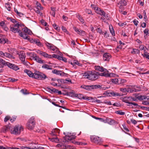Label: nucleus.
Listing matches in <instances>:
<instances>
[{
	"label": "nucleus",
	"instance_id": "f257e3e1",
	"mask_svg": "<svg viewBox=\"0 0 149 149\" xmlns=\"http://www.w3.org/2000/svg\"><path fill=\"white\" fill-rule=\"evenodd\" d=\"M106 75L105 73H100L95 71H89L85 72L83 75L84 78H87L89 80L94 81L98 79L99 76Z\"/></svg>",
	"mask_w": 149,
	"mask_h": 149
},
{
	"label": "nucleus",
	"instance_id": "f03ea898",
	"mask_svg": "<svg viewBox=\"0 0 149 149\" xmlns=\"http://www.w3.org/2000/svg\"><path fill=\"white\" fill-rule=\"evenodd\" d=\"M91 6L93 9L95 10V12L101 15H103L107 19H109V17L108 14L105 13L104 11L101 10L100 8L95 7L94 5L92 4Z\"/></svg>",
	"mask_w": 149,
	"mask_h": 149
},
{
	"label": "nucleus",
	"instance_id": "7ed1b4c3",
	"mask_svg": "<svg viewBox=\"0 0 149 149\" xmlns=\"http://www.w3.org/2000/svg\"><path fill=\"white\" fill-rule=\"evenodd\" d=\"M23 128L20 125H16L14 127H11L10 132L15 135H19L22 131H23Z\"/></svg>",
	"mask_w": 149,
	"mask_h": 149
},
{
	"label": "nucleus",
	"instance_id": "20e7f679",
	"mask_svg": "<svg viewBox=\"0 0 149 149\" xmlns=\"http://www.w3.org/2000/svg\"><path fill=\"white\" fill-rule=\"evenodd\" d=\"M95 70H97L101 72H104L102 73H105L106 74V75L103 76H105L106 77H111L112 74V73H110L109 74L108 73V71L106 69L104 68L102 66H100L99 65L95 66Z\"/></svg>",
	"mask_w": 149,
	"mask_h": 149
},
{
	"label": "nucleus",
	"instance_id": "39448f33",
	"mask_svg": "<svg viewBox=\"0 0 149 149\" xmlns=\"http://www.w3.org/2000/svg\"><path fill=\"white\" fill-rule=\"evenodd\" d=\"M81 88L86 90H91L92 89H95L97 88L101 89V86L99 84L92 85L91 86L82 85L81 86Z\"/></svg>",
	"mask_w": 149,
	"mask_h": 149
},
{
	"label": "nucleus",
	"instance_id": "423d86ee",
	"mask_svg": "<svg viewBox=\"0 0 149 149\" xmlns=\"http://www.w3.org/2000/svg\"><path fill=\"white\" fill-rule=\"evenodd\" d=\"M35 123L34 118L32 117L29 120L27 123L26 126L27 128L29 130L32 129L34 127Z\"/></svg>",
	"mask_w": 149,
	"mask_h": 149
},
{
	"label": "nucleus",
	"instance_id": "0eeeda50",
	"mask_svg": "<svg viewBox=\"0 0 149 149\" xmlns=\"http://www.w3.org/2000/svg\"><path fill=\"white\" fill-rule=\"evenodd\" d=\"M27 54L31 56V57L32 58L35 60L38 63H43L44 61L42 60L38 56H37L36 54H35L34 53H27Z\"/></svg>",
	"mask_w": 149,
	"mask_h": 149
},
{
	"label": "nucleus",
	"instance_id": "6e6552de",
	"mask_svg": "<svg viewBox=\"0 0 149 149\" xmlns=\"http://www.w3.org/2000/svg\"><path fill=\"white\" fill-rule=\"evenodd\" d=\"M34 75V78L37 79L43 80L47 78V76L45 74L39 72L38 73H36Z\"/></svg>",
	"mask_w": 149,
	"mask_h": 149
},
{
	"label": "nucleus",
	"instance_id": "1a4fd4ad",
	"mask_svg": "<svg viewBox=\"0 0 149 149\" xmlns=\"http://www.w3.org/2000/svg\"><path fill=\"white\" fill-rule=\"evenodd\" d=\"M43 9V8L41 6L40 4L37 2L36 3V7L34 9L35 12L40 15L42 16V13L40 12V10H42Z\"/></svg>",
	"mask_w": 149,
	"mask_h": 149
},
{
	"label": "nucleus",
	"instance_id": "9d476101",
	"mask_svg": "<svg viewBox=\"0 0 149 149\" xmlns=\"http://www.w3.org/2000/svg\"><path fill=\"white\" fill-rule=\"evenodd\" d=\"M136 100V98L133 97H128V104H132L135 106H139L141 108H145V107H141L139 106L138 104L132 102L133 101Z\"/></svg>",
	"mask_w": 149,
	"mask_h": 149
},
{
	"label": "nucleus",
	"instance_id": "9b49d317",
	"mask_svg": "<svg viewBox=\"0 0 149 149\" xmlns=\"http://www.w3.org/2000/svg\"><path fill=\"white\" fill-rule=\"evenodd\" d=\"M91 139L92 142L97 144H100L102 142L100 138L97 136H91Z\"/></svg>",
	"mask_w": 149,
	"mask_h": 149
},
{
	"label": "nucleus",
	"instance_id": "f8f14e48",
	"mask_svg": "<svg viewBox=\"0 0 149 149\" xmlns=\"http://www.w3.org/2000/svg\"><path fill=\"white\" fill-rule=\"evenodd\" d=\"M6 64L8 67L14 70H17L19 69L17 66L15 65V64L11 63L9 62L7 63Z\"/></svg>",
	"mask_w": 149,
	"mask_h": 149
},
{
	"label": "nucleus",
	"instance_id": "ddd939ff",
	"mask_svg": "<svg viewBox=\"0 0 149 149\" xmlns=\"http://www.w3.org/2000/svg\"><path fill=\"white\" fill-rule=\"evenodd\" d=\"M73 29L75 32L78 34L82 36H84L85 35V32L83 31L79 30L78 28L75 27H73Z\"/></svg>",
	"mask_w": 149,
	"mask_h": 149
},
{
	"label": "nucleus",
	"instance_id": "4468645a",
	"mask_svg": "<svg viewBox=\"0 0 149 149\" xmlns=\"http://www.w3.org/2000/svg\"><path fill=\"white\" fill-rule=\"evenodd\" d=\"M110 54L108 53H105L103 55V60L104 61H108L111 58Z\"/></svg>",
	"mask_w": 149,
	"mask_h": 149
},
{
	"label": "nucleus",
	"instance_id": "2eb2a0df",
	"mask_svg": "<svg viewBox=\"0 0 149 149\" xmlns=\"http://www.w3.org/2000/svg\"><path fill=\"white\" fill-rule=\"evenodd\" d=\"M52 73L60 75L61 76H64L65 73L61 70H58L56 69L52 71Z\"/></svg>",
	"mask_w": 149,
	"mask_h": 149
},
{
	"label": "nucleus",
	"instance_id": "dca6fc26",
	"mask_svg": "<svg viewBox=\"0 0 149 149\" xmlns=\"http://www.w3.org/2000/svg\"><path fill=\"white\" fill-rule=\"evenodd\" d=\"M24 72L26 73L27 75L30 77L34 78V75L36 73H33L31 71L28 70L27 69H25L24 70Z\"/></svg>",
	"mask_w": 149,
	"mask_h": 149
},
{
	"label": "nucleus",
	"instance_id": "f3484780",
	"mask_svg": "<svg viewBox=\"0 0 149 149\" xmlns=\"http://www.w3.org/2000/svg\"><path fill=\"white\" fill-rule=\"evenodd\" d=\"M22 149H45L44 147L38 146L33 148H29L27 147H22Z\"/></svg>",
	"mask_w": 149,
	"mask_h": 149
},
{
	"label": "nucleus",
	"instance_id": "a211bd4d",
	"mask_svg": "<svg viewBox=\"0 0 149 149\" xmlns=\"http://www.w3.org/2000/svg\"><path fill=\"white\" fill-rule=\"evenodd\" d=\"M11 128V126L10 125H6L3 128L2 131L4 132H6L8 131L10 132Z\"/></svg>",
	"mask_w": 149,
	"mask_h": 149
},
{
	"label": "nucleus",
	"instance_id": "6ab92c4d",
	"mask_svg": "<svg viewBox=\"0 0 149 149\" xmlns=\"http://www.w3.org/2000/svg\"><path fill=\"white\" fill-rule=\"evenodd\" d=\"M60 132V130L57 128H55L53 129L50 134L52 136H56V134L59 133Z\"/></svg>",
	"mask_w": 149,
	"mask_h": 149
},
{
	"label": "nucleus",
	"instance_id": "aec40b11",
	"mask_svg": "<svg viewBox=\"0 0 149 149\" xmlns=\"http://www.w3.org/2000/svg\"><path fill=\"white\" fill-rule=\"evenodd\" d=\"M19 57L20 59L22 61H24L25 60L26 56L23 51L20 52L19 54Z\"/></svg>",
	"mask_w": 149,
	"mask_h": 149
},
{
	"label": "nucleus",
	"instance_id": "412c9836",
	"mask_svg": "<svg viewBox=\"0 0 149 149\" xmlns=\"http://www.w3.org/2000/svg\"><path fill=\"white\" fill-rule=\"evenodd\" d=\"M131 89V93L134 92H136L140 91V87H138L137 86H134V88L132 87H130Z\"/></svg>",
	"mask_w": 149,
	"mask_h": 149
},
{
	"label": "nucleus",
	"instance_id": "4be33fe9",
	"mask_svg": "<svg viewBox=\"0 0 149 149\" xmlns=\"http://www.w3.org/2000/svg\"><path fill=\"white\" fill-rule=\"evenodd\" d=\"M3 57L5 58H12V59H14V57L12 55L6 52V53H4L3 54Z\"/></svg>",
	"mask_w": 149,
	"mask_h": 149
},
{
	"label": "nucleus",
	"instance_id": "5701e85b",
	"mask_svg": "<svg viewBox=\"0 0 149 149\" xmlns=\"http://www.w3.org/2000/svg\"><path fill=\"white\" fill-rule=\"evenodd\" d=\"M10 31L14 33H19L21 32L20 29H17L14 28L13 27L10 26Z\"/></svg>",
	"mask_w": 149,
	"mask_h": 149
},
{
	"label": "nucleus",
	"instance_id": "b1692460",
	"mask_svg": "<svg viewBox=\"0 0 149 149\" xmlns=\"http://www.w3.org/2000/svg\"><path fill=\"white\" fill-rule=\"evenodd\" d=\"M22 31L24 33L29 35H31L32 33V32L31 30L26 27L22 29Z\"/></svg>",
	"mask_w": 149,
	"mask_h": 149
},
{
	"label": "nucleus",
	"instance_id": "393cba45",
	"mask_svg": "<svg viewBox=\"0 0 149 149\" xmlns=\"http://www.w3.org/2000/svg\"><path fill=\"white\" fill-rule=\"evenodd\" d=\"M106 121H108L109 123L111 125H113L116 123V121L110 118H107Z\"/></svg>",
	"mask_w": 149,
	"mask_h": 149
},
{
	"label": "nucleus",
	"instance_id": "a878e982",
	"mask_svg": "<svg viewBox=\"0 0 149 149\" xmlns=\"http://www.w3.org/2000/svg\"><path fill=\"white\" fill-rule=\"evenodd\" d=\"M40 55H42L45 57H46L47 58H51L52 56L51 55H49L47 53L45 52H41L40 53Z\"/></svg>",
	"mask_w": 149,
	"mask_h": 149
},
{
	"label": "nucleus",
	"instance_id": "bb28decb",
	"mask_svg": "<svg viewBox=\"0 0 149 149\" xmlns=\"http://www.w3.org/2000/svg\"><path fill=\"white\" fill-rule=\"evenodd\" d=\"M110 96H120L122 95L121 93H119L115 92H110Z\"/></svg>",
	"mask_w": 149,
	"mask_h": 149
},
{
	"label": "nucleus",
	"instance_id": "cd10ccee",
	"mask_svg": "<svg viewBox=\"0 0 149 149\" xmlns=\"http://www.w3.org/2000/svg\"><path fill=\"white\" fill-rule=\"evenodd\" d=\"M10 26L13 27L14 28L17 29H20V27L21 26V25L18 23L11 24Z\"/></svg>",
	"mask_w": 149,
	"mask_h": 149
},
{
	"label": "nucleus",
	"instance_id": "c85d7f7f",
	"mask_svg": "<svg viewBox=\"0 0 149 149\" xmlns=\"http://www.w3.org/2000/svg\"><path fill=\"white\" fill-rule=\"evenodd\" d=\"M76 136L72 135L70 136H66L65 137V140H68V141H71L73 139H74L75 138Z\"/></svg>",
	"mask_w": 149,
	"mask_h": 149
},
{
	"label": "nucleus",
	"instance_id": "c756f323",
	"mask_svg": "<svg viewBox=\"0 0 149 149\" xmlns=\"http://www.w3.org/2000/svg\"><path fill=\"white\" fill-rule=\"evenodd\" d=\"M20 36L23 37V38L25 39H28V36L26 34H24L22 32H20L19 34Z\"/></svg>",
	"mask_w": 149,
	"mask_h": 149
},
{
	"label": "nucleus",
	"instance_id": "7c9ffc66",
	"mask_svg": "<svg viewBox=\"0 0 149 149\" xmlns=\"http://www.w3.org/2000/svg\"><path fill=\"white\" fill-rule=\"evenodd\" d=\"M127 4V3L126 1L124 0H121L118 3V5H122L123 6H126Z\"/></svg>",
	"mask_w": 149,
	"mask_h": 149
},
{
	"label": "nucleus",
	"instance_id": "2f4dec72",
	"mask_svg": "<svg viewBox=\"0 0 149 149\" xmlns=\"http://www.w3.org/2000/svg\"><path fill=\"white\" fill-rule=\"evenodd\" d=\"M128 97L125 96L122 97L120 98V100L123 102L128 104Z\"/></svg>",
	"mask_w": 149,
	"mask_h": 149
},
{
	"label": "nucleus",
	"instance_id": "473e14b6",
	"mask_svg": "<svg viewBox=\"0 0 149 149\" xmlns=\"http://www.w3.org/2000/svg\"><path fill=\"white\" fill-rule=\"evenodd\" d=\"M119 79L117 78H114L111 79V81L114 83L115 84H120V83L119 81Z\"/></svg>",
	"mask_w": 149,
	"mask_h": 149
},
{
	"label": "nucleus",
	"instance_id": "72a5a7b5",
	"mask_svg": "<svg viewBox=\"0 0 149 149\" xmlns=\"http://www.w3.org/2000/svg\"><path fill=\"white\" fill-rule=\"evenodd\" d=\"M42 68H45L47 70H51L52 69V67L51 66L49 65L46 64L43 65Z\"/></svg>",
	"mask_w": 149,
	"mask_h": 149
},
{
	"label": "nucleus",
	"instance_id": "f704fd0d",
	"mask_svg": "<svg viewBox=\"0 0 149 149\" xmlns=\"http://www.w3.org/2000/svg\"><path fill=\"white\" fill-rule=\"evenodd\" d=\"M77 18L78 19L82 24H83L84 23V20L83 18V17L81 15H78L77 16Z\"/></svg>",
	"mask_w": 149,
	"mask_h": 149
},
{
	"label": "nucleus",
	"instance_id": "c9c22d12",
	"mask_svg": "<svg viewBox=\"0 0 149 149\" xmlns=\"http://www.w3.org/2000/svg\"><path fill=\"white\" fill-rule=\"evenodd\" d=\"M49 139L52 142H54L56 143H58L59 141V140L57 138H49Z\"/></svg>",
	"mask_w": 149,
	"mask_h": 149
},
{
	"label": "nucleus",
	"instance_id": "e433bc0d",
	"mask_svg": "<svg viewBox=\"0 0 149 149\" xmlns=\"http://www.w3.org/2000/svg\"><path fill=\"white\" fill-rule=\"evenodd\" d=\"M7 62H6L5 61L2 59H0V64L3 67L4 65H7L6 63Z\"/></svg>",
	"mask_w": 149,
	"mask_h": 149
},
{
	"label": "nucleus",
	"instance_id": "4c0bfd02",
	"mask_svg": "<svg viewBox=\"0 0 149 149\" xmlns=\"http://www.w3.org/2000/svg\"><path fill=\"white\" fill-rule=\"evenodd\" d=\"M31 42H34L37 44L38 46H40L41 45L40 42L35 39H32L31 41Z\"/></svg>",
	"mask_w": 149,
	"mask_h": 149
},
{
	"label": "nucleus",
	"instance_id": "58836bf2",
	"mask_svg": "<svg viewBox=\"0 0 149 149\" xmlns=\"http://www.w3.org/2000/svg\"><path fill=\"white\" fill-rule=\"evenodd\" d=\"M5 7L9 11H11V8L9 3H6Z\"/></svg>",
	"mask_w": 149,
	"mask_h": 149
},
{
	"label": "nucleus",
	"instance_id": "ea45409f",
	"mask_svg": "<svg viewBox=\"0 0 149 149\" xmlns=\"http://www.w3.org/2000/svg\"><path fill=\"white\" fill-rule=\"evenodd\" d=\"M132 53V54H138L139 53V51L135 49H133L132 51L131 52Z\"/></svg>",
	"mask_w": 149,
	"mask_h": 149
},
{
	"label": "nucleus",
	"instance_id": "a19ab883",
	"mask_svg": "<svg viewBox=\"0 0 149 149\" xmlns=\"http://www.w3.org/2000/svg\"><path fill=\"white\" fill-rule=\"evenodd\" d=\"M115 112L117 114L121 115H123L125 114V112L122 111V110L117 111Z\"/></svg>",
	"mask_w": 149,
	"mask_h": 149
},
{
	"label": "nucleus",
	"instance_id": "79ce46f5",
	"mask_svg": "<svg viewBox=\"0 0 149 149\" xmlns=\"http://www.w3.org/2000/svg\"><path fill=\"white\" fill-rule=\"evenodd\" d=\"M103 103L107 105H111V102L109 100H105L103 101Z\"/></svg>",
	"mask_w": 149,
	"mask_h": 149
},
{
	"label": "nucleus",
	"instance_id": "37998d69",
	"mask_svg": "<svg viewBox=\"0 0 149 149\" xmlns=\"http://www.w3.org/2000/svg\"><path fill=\"white\" fill-rule=\"evenodd\" d=\"M94 117L95 119L99 120L101 122H104V123H105L106 122V120H104L103 118H97L95 117Z\"/></svg>",
	"mask_w": 149,
	"mask_h": 149
},
{
	"label": "nucleus",
	"instance_id": "c03bdc74",
	"mask_svg": "<svg viewBox=\"0 0 149 149\" xmlns=\"http://www.w3.org/2000/svg\"><path fill=\"white\" fill-rule=\"evenodd\" d=\"M149 32V30L148 29H146L143 31L144 34V37H145L146 36H148V33Z\"/></svg>",
	"mask_w": 149,
	"mask_h": 149
},
{
	"label": "nucleus",
	"instance_id": "a18cd8bd",
	"mask_svg": "<svg viewBox=\"0 0 149 149\" xmlns=\"http://www.w3.org/2000/svg\"><path fill=\"white\" fill-rule=\"evenodd\" d=\"M77 98H79V99H85V97H84L83 96V95L82 94H79L78 95V96Z\"/></svg>",
	"mask_w": 149,
	"mask_h": 149
},
{
	"label": "nucleus",
	"instance_id": "49530a36",
	"mask_svg": "<svg viewBox=\"0 0 149 149\" xmlns=\"http://www.w3.org/2000/svg\"><path fill=\"white\" fill-rule=\"evenodd\" d=\"M14 10L15 12L17 13V15L20 16L22 15V13L20 12H18L17 9H16L15 8H14Z\"/></svg>",
	"mask_w": 149,
	"mask_h": 149
},
{
	"label": "nucleus",
	"instance_id": "de8ad7c7",
	"mask_svg": "<svg viewBox=\"0 0 149 149\" xmlns=\"http://www.w3.org/2000/svg\"><path fill=\"white\" fill-rule=\"evenodd\" d=\"M146 96H145L141 95L138 97L137 98L139 100H146Z\"/></svg>",
	"mask_w": 149,
	"mask_h": 149
},
{
	"label": "nucleus",
	"instance_id": "09e8293b",
	"mask_svg": "<svg viewBox=\"0 0 149 149\" xmlns=\"http://www.w3.org/2000/svg\"><path fill=\"white\" fill-rule=\"evenodd\" d=\"M109 29L110 32L111 34L113 36H114L115 35V32L113 28L112 27L111 29L110 27H109Z\"/></svg>",
	"mask_w": 149,
	"mask_h": 149
},
{
	"label": "nucleus",
	"instance_id": "8fccbe9b",
	"mask_svg": "<svg viewBox=\"0 0 149 149\" xmlns=\"http://www.w3.org/2000/svg\"><path fill=\"white\" fill-rule=\"evenodd\" d=\"M40 22L43 25L45 26H46L47 25V23L45 22V21L43 19L41 20Z\"/></svg>",
	"mask_w": 149,
	"mask_h": 149
},
{
	"label": "nucleus",
	"instance_id": "3c124183",
	"mask_svg": "<svg viewBox=\"0 0 149 149\" xmlns=\"http://www.w3.org/2000/svg\"><path fill=\"white\" fill-rule=\"evenodd\" d=\"M142 55L144 57H145L149 59V55H148V53H145L142 54Z\"/></svg>",
	"mask_w": 149,
	"mask_h": 149
},
{
	"label": "nucleus",
	"instance_id": "603ef678",
	"mask_svg": "<svg viewBox=\"0 0 149 149\" xmlns=\"http://www.w3.org/2000/svg\"><path fill=\"white\" fill-rule=\"evenodd\" d=\"M6 42V40L3 38L0 39V43L2 44H5Z\"/></svg>",
	"mask_w": 149,
	"mask_h": 149
},
{
	"label": "nucleus",
	"instance_id": "864d4df0",
	"mask_svg": "<svg viewBox=\"0 0 149 149\" xmlns=\"http://www.w3.org/2000/svg\"><path fill=\"white\" fill-rule=\"evenodd\" d=\"M119 82L120 83V84H123L125 83L126 82V81L124 79H121L120 78H119Z\"/></svg>",
	"mask_w": 149,
	"mask_h": 149
},
{
	"label": "nucleus",
	"instance_id": "5fc2aeb1",
	"mask_svg": "<svg viewBox=\"0 0 149 149\" xmlns=\"http://www.w3.org/2000/svg\"><path fill=\"white\" fill-rule=\"evenodd\" d=\"M126 24L127 23L126 22L122 23L121 22H120L118 23V25L121 26H122L124 25H126Z\"/></svg>",
	"mask_w": 149,
	"mask_h": 149
},
{
	"label": "nucleus",
	"instance_id": "6e6d98bb",
	"mask_svg": "<svg viewBox=\"0 0 149 149\" xmlns=\"http://www.w3.org/2000/svg\"><path fill=\"white\" fill-rule=\"evenodd\" d=\"M50 49L53 51L56 50L57 49V48L55 46L52 45V47H50Z\"/></svg>",
	"mask_w": 149,
	"mask_h": 149
},
{
	"label": "nucleus",
	"instance_id": "4d7b16f0",
	"mask_svg": "<svg viewBox=\"0 0 149 149\" xmlns=\"http://www.w3.org/2000/svg\"><path fill=\"white\" fill-rule=\"evenodd\" d=\"M73 63L78 65L79 66H81L82 65V64H81L79 63L78 61L76 60H75Z\"/></svg>",
	"mask_w": 149,
	"mask_h": 149
},
{
	"label": "nucleus",
	"instance_id": "13d9d810",
	"mask_svg": "<svg viewBox=\"0 0 149 149\" xmlns=\"http://www.w3.org/2000/svg\"><path fill=\"white\" fill-rule=\"evenodd\" d=\"M131 122L134 124L136 125L137 123V121L134 119H133L130 120Z\"/></svg>",
	"mask_w": 149,
	"mask_h": 149
},
{
	"label": "nucleus",
	"instance_id": "bf43d9fd",
	"mask_svg": "<svg viewBox=\"0 0 149 149\" xmlns=\"http://www.w3.org/2000/svg\"><path fill=\"white\" fill-rule=\"evenodd\" d=\"M10 117L9 116H6L4 118V121L5 122H6L10 118Z\"/></svg>",
	"mask_w": 149,
	"mask_h": 149
},
{
	"label": "nucleus",
	"instance_id": "052dcab7",
	"mask_svg": "<svg viewBox=\"0 0 149 149\" xmlns=\"http://www.w3.org/2000/svg\"><path fill=\"white\" fill-rule=\"evenodd\" d=\"M110 93H108L107 92H105L103 93V95H105L107 96H110Z\"/></svg>",
	"mask_w": 149,
	"mask_h": 149
},
{
	"label": "nucleus",
	"instance_id": "680f3d73",
	"mask_svg": "<svg viewBox=\"0 0 149 149\" xmlns=\"http://www.w3.org/2000/svg\"><path fill=\"white\" fill-rule=\"evenodd\" d=\"M16 118V117L15 116L13 117H12L10 119V121L11 122H13L14 121H15Z\"/></svg>",
	"mask_w": 149,
	"mask_h": 149
},
{
	"label": "nucleus",
	"instance_id": "e2e57ef3",
	"mask_svg": "<svg viewBox=\"0 0 149 149\" xmlns=\"http://www.w3.org/2000/svg\"><path fill=\"white\" fill-rule=\"evenodd\" d=\"M53 27L56 30H59V28L57 27V25L56 24H54L53 25Z\"/></svg>",
	"mask_w": 149,
	"mask_h": 149
},
{
	"label": "nucleus",
	"instance_id": "0e129e2a",
	"mask_svg": "<svg viewBox=\"0 0 149 149\" xmlns=\"http://www.w3.org/2000/svg\"><path fill=\"white\" fill-rule=\"evenodd\" d=\"M50 90L52 92H54V93H57L58 91V90L55 88H53L52 89H50Z\"/></svg>",
	"mask_w": 149,
	"mask_h": 149
},
{
	"label": "nucleus",
	"instance_id": "69168bd1",
	"mask_svg": "<svg viewBox=\"0 0 149 149\" xmlns=\"http://www.w3.org/2000/svg\"><path fill=\"white\" fill-rule=\"evenodd\" d=\"M133 22L134 23V24L136 26L138 24V23H139V22L137 21V20H136V19H134L133 21Z\"/></svg>",
	"mask_w": 149,
	"mask_h": 149
},
{
	"label": "nucleus",
	"instance_id": "338daca9",
	"mask_svg": "<svg viewBox=\"0 0 149 149\" xmlns=\"http://www.w3.org/2000/svg\"><path fill=\"white\" fill-rule=\"evenodd\" d=\"M149 102L147 101H144L142 102V104L144 105H148Z\"/></svg>",
	"mask_w": 149,
	"mask_h": 149
},
{
	"label": "nucleus",
	"instance_id": "774afa93",
	"mask_svg": "<svg viewBox=\"0 0 149 149\" xmlns=\"http://www.w3.org/2000/svg\"><path fill=\"white\" fill-rule=\"evenodd\" d=\"M138 1L140 3V4L141 5L143 6L144 5V1H141V0H139Z\"/></svg>",
	"mask_w": 149,
	"mask_h": 149
}]
</instances>
